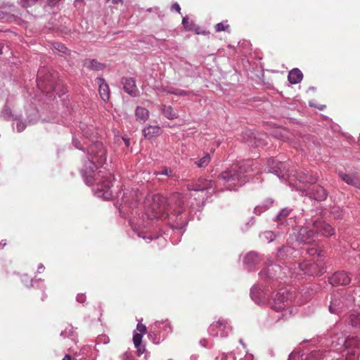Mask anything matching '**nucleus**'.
Returning <instances> with one entry per match:
<instances>
[{
  "label": "nucleus",
  "mask_w": 360,
  "mask_h": 360,
  "mask_svg": "<svg viewBox=\"0 0 360 360\" xmlns=\"http://www.w3.org/2000/svg\"><path fill=\"white\" fill-rule=\"evenodd\" d=\"M269 171L278 176L286 174L288 169L285 167V163L278 161V159H269L268 162Z\"/></svg>",
  "instance_id": "aec40b11"
},
{
  "label": "nucleus",
  "mask_w": 360,
  "mask_h": 360,
  "mask_svg": "<svg viewBox=\"0 0 360 360\" xmlns=\"http://www.w3.org/2000/svg\"><path fill=\"white\" fill-rule=\"evenodd\" d=\"M332 214L334 215V217L338 219H341L343 217L342 212L339 208H335L332 211Z\"/></svg>",
  "instance_id": "37998d69"
},
{
  "label": "nucleus",
  "mask_w": 360,
  "mask_h": 360,
  "mask_svg": "<svg viewBox=\"0 0 360 360\" xmlns=\"http://www.w3.org/2000/svg\"><path fill=\"white\" fill-rule=\"evenodd\" d=\"M25 129V125L23 123L19 122L17 124V129L18 131H22Z\"/></svg>",
  "instance_id": "5fc2aeb1"
},
{
  "label": "nucleus",
  "mask_w": 360,
  "mask_h": 360,
  "mask_svg": "<svg viewBox=\"0 0 360 360\" xmlns=\"http://www.w3.org/2000/svg\"><path fill=\"white\" fill-rule=\"evenodd\" d=\"M299 267L304 274L311 276H321L326 271V268L321 262H304L299 264Z\"/></svg>",
  "instance_id": "6e6552de"
},
{
  "label": "nucleus",
  "mask_w": 360,
  "mask_h": 360,
  "mask_svg": "<svg viewBox=\"0 0 360 360\" xmlns=\"http://www.w3.org/2000/svg\"><path fill=\"white\" fill-rule=\"evenodd\" d=\"M215 31L219 32L221 31H228L229 29V25L227 21L217 23L214 27Z\"/></svg>",
  "instance_id": "e433bc0d"
},
{
  "label": "nucleus",
  "mask_w": 360,
  "mask_h": 360,
  "mask_svg": "<svg viewBox=\"0 0 360 360\" xmlns=\"http://www.w3.org/2000/svg\"><path fill=\"white\" fill-rule=\"evenodd\" d=\"M106 1H111L112 4H122V0H106Z\"/></svg>",
  "instance_id": "6e6d98bb"
},
{
  "label": "nucleus",
  "mask_w": 360,
  "mask_h": 360,
  "mask_svg": "<svg viewBox=\"0 0 360 360\" xmlns=\"http://www.w3.org/2000/svg\"><path fill=\"white\" fill-rule=\"evenodd\" d=\"M167 200L169 209L171 212H177L178 213H181L183 211H186L184 205L185 201L181 193L174 192L167 198Z\"/></svg>",
  "instance_id": "9b49d317"
},
{
  "label": "nucleus",
  "mask_w": 360,
  "mask_h": 360,
  "mask_svg": "<svg viewBox=\"0 0 360 360\" xmlns=\"http://www.w3.org/2000/svg\"><path fill=\"white\" fill-rule=\"evenodd\" d=\"M307 253L310 255H314L315 254H318V257L321 256V252H317V250L314 248H311L307 250Z\"/></svg>",
  "instance_id": "3c124183"
},
{
  "label": "nucleus",
  "mask_w": 360,
  "mask_h": 360,
  "mask_svg": "<svg viewBox=\"0 0 360 360\" xmlns=\"http://www.w3.org/2000/svg\"><path fill=\"white\" fill-rule=\"evenodd\" d=\"M98 84L99 85V94L105 102L108 101L110 98V89L108 84L103 79H98Z\"/></svg>",
  "instance_id": "a878e982"
},
{
  "label": "nucleus",
  "mask_w": 360,
  "mask_h": 360,
  "mask_svg": "<svg viewBox=\"0 0 360 360\" xmlns=\"http://www.w3.org/2000/svg\"><path fill=\"white\" fill-rule=\"evenodd\" d=\"M212 187L211 181L200 179L196 182L188 183L186 188L188 191H203Z\"/></svg>",
  "instance_id": "412c9836"
},
{
  "label": "nucleus",
  "mask_w": 360,
  "mask_h": 360,
  "mask_svg": "<svg viewBox=\"0 0 360 360\" xmlns=\"http://www.w3.org/2000/svg\"><path fill=\"white\" fill-rule=\"evenodd\" d=\"M226 323L224 322V321H217V323H212L210 325V328H209V332L214 335H218V332H216V333H214V331L215 330V329L217 328H219V330H224L225 328H226Z\"/></svg>",
  "instance_id": "72a5a7b5"
},
{
  "label": "nucleus",
  "mask_w": 360,
  "mask_h": 360,
  "mask_svg": "<svg viewBox=\"0 0 360 360\" xmlns=\"http://www.w3.org/2000/svg\"><path fill=\"white\" fill-rule=\"evenodd\" d=\"M311 226L316 230L317 236L321 234V236L328 237L331 236L334 233V229L328 223L320 219H311Z\"/></svg>",
  "instance_id": "ddd939ff"
},
{
  "label": "nucleus",
  "mask_w": 360,
  "mask_h": 360,
  "mask_svg": "<svg viewBox=\"0 0 360 360\" xmlns=\"http://www.w3.org/2000/svg\"><path fill=\"white\" fill-rule=\"evenodd\" d=\"M162 129L159 126L149 125L143 129V134L146 139H151L161 134Z\"/></svg>",
  "instance_id": "b1692460"
},
{
  "label": "nucleus",
  "mask_w": 360,
  "mask_h": 360,
  "mask_svg": "<svg viewBox=\"0 0 360 360\" xmlns=\"http://www.w3.org/2000/svg\"><path fill=\"white\" fill-rule=\"evenodd\" d=\"M306 224V227L302 228L300 231L298 240L304 244H311L316 240L318 236L317 233L312 226L311 227V219L307 221Z\"/></svg>",
  "instance_id": "9d476101"
},
{
  "label": "nucleus",
  "mask_w": 360,
  "mask_h": 360,
  "mask_svg": "<svg viewBox=\"0 0 360 360\" xmlns=\"http://www.w3.org/2000/svg\"><path fill=\"white\" fill-rule=\"evenodd\" d=\"M354 347L360 349V340L353 338V342L351 344Z\"/></svg>",
  "instance_id": "8fccbe9b"
},
{
  "label": "nucleus",
  "mask_w": 360,
  "mask_h": 360,
  "mask_svg": "<svg viewBox=\"0 0 360 360\" xmlns=\"http://www.w3.org/2000/svg\"><path fill=\"white\" fill-rule=\"evenodd\" d=\"M274 199H272V198H266V199L264 201V202H262V204H264V205H266V206H267V208H269H269L272 206V205L274 204Z\"/></svg>",
  "instance_id": "49530a36"
},
{
  "label": "nucleus",
  "mask_w": 360,
  "mask_h": 360,
  "mask_svg": "<svg viewBox=\"0 0 360 360\" xmlns=\"http://www.w3.org/2000/svg\"><path fill=\"white\" fill-rule=\"evenodd\" d=\"M167 94H170L177 95V96H186V95H188V93L186 91H184V90H172V89H169L168 91H167Z\"/></svg>",
  "instance_id": "79ce46f5"
},
{
  "label": "nucleus",
  "mask_w": 360,
  "mask_h": 360,
  "mask_svg": "<svg viewBox=\"0 0 360 360\" xmlns=\"http://www.w3.org/2000/svg\"><path fill=\"white\" fill-rule=\"evenodd\" d=\"M74 335L73 327H70V328H66L65 330H63L60 333V335L63 338H70Z\"/></svg>",
  "instance_id": "ea45409f"
},
{
  "label": "nucleus",
  "mask_w": 360,
  "mask_h": 360,
  "mask_svg": "<svg viewBox=\"0 0 360 360\" xmlns=\"http://www.w3.org/2000/svg\"><path fill=\"white\" fill-rule=\"evenodd\" d=\"M147 238L149 240V241L153 240V238L151 236H148Z\"/></svg>",
  "instance_id": "69168bd1"
},
{
  "label": "nucleus",
  "mask_w": 360,
  "mask_h": 360,
  "mask_svg": "<svg viewBox=\"0 0 360 360\" xmlns=\"http://www.w3.org/2000/svg\"><path fill=\"white\" fill-rule=\"evenodd\" d=\"M155 174L156 175V176H158L159 175H165L172 178H173L175 176L173 171L169 167H164L160 171L155 172Z\"/></svg>",
  "instance_id": "c9c22d12"
},
{
  "label": "nucleus",
  "mask_w": 360,
  "mask_h": 360,
  "mask_svg": "<svg viewBox=\"0 0 360 360\" xmlns=\"http://www.w3.org/2000/svg\"><path fill=\"white\" fill-rule=\"evenodd\" d=\"M354 297L351 293L338 292L331 296L328 310L330 313L341 315L353 307Z\"/></svg>",
  "instance_id": "7ed1b4c3"
},
{
  "label": "nucleus",
  "mask_w": 360,
  "mask_h": 360,
  "mask_svg": "<svg viewBox=\"0 0 360 360\" xmlns=\"http://www.w3.org/2000/svg\"><path fill=\"white\" fill-rule=\"evenodd\" d=\"M124 140L125 144L128 146L129 143V139H124Z\"/></svg>",
  "instance_id": "e2e57ef3"
},
{
  "label": "nucleus",
  "mask_w": 360,
  "mask_h": 360,
  "mask_svg": "<svg viewBox=\"0 0 360 360\" xmlns=\"http://www.w3.org/2000/svg\"><path fill=\"white\" fill-rule=\"evenodd\" d=\"M250 297L255 303L262 304L266 300V292L259 285H255L250 290Z\"/></svg>",
  "instance_id": "6ab92c4d"
},
{
  "label": "nucleus",
  "mask_w": 360,
  "mask_h": 360,
  "mask_svg": "<svg viewBox=\"0 0 360 360\" xmlns=\"http://www.w3.org/2000/svg\"><path fill=\"white\" fill-rule=\"evenodd\" d=\"M56 75L51 73L48 69L43 68L40 69L37 74V85L42 91L49 93L55 91Z\"/></svg>",
  "instance_id": "39448f33"
},
{
  "label": "nucleus",
  "mask_w": 360,
  "mask_h": 360,
  "mask_svg": "<svg viewBox=\"0 0 360 360\" xmlns=\"http://www.w3.org/2000/svg\"><path fill=\"white\" fill-rule=\"evenodd\" d=\"M83 65L91 70H101L104 68V65L94 59H85Z\"/></svg>",
  "instance_id": "c85d7f7f"
},
{
  "label": "nucleus",
  "mask_w": 360,
  "mask_h": 360,
  "mask_svg": "<svg viewBox=\"0 0 360 360\" xmlns=\"http://www.w3.org/2000/svg\"><path fill=\"white\" fill-rule=\"evenodd\" d=\"M76 300L79 303H84L86 301V295L84 294H78L77 295Z\"/></svg>",
  "instance_id": "de8ad7c7"
},
{
  "label": "nucleus",
  "mask_w": 360,
  "mask_h": 360,
  "mask_svg": "<svg viewBox=\"0 0 360 360\" xmlns=\"http://www.w3.org/2000/svg\"><path fill=\"white\" fill-rule=\"evenodd\" d=\"M295 252V249L290 246L283 245L278 249L276 257L279 259H286L291 258Z\"/></svg>",
  "instance_id": "5701e85b"
},
{
  "label": "nucleus",
  "mask_w": 360,
  "mask_h": 360,
  "mask_svg": "<svg viewBox=\"0 0 360 360\" xmlns=\"http://www.w3.org/2000/svg\"><path fill=\"white\" fill-rule=\"evenodd\" d=\"M259 237L264 242L271 243L276 239V235L271 231H266L261 233Z\"/></svg>",
  "instance_id": "f704fd0d"
},
{
  "label": "nucleus",
  "mask_w": 360,
  "mask_h": 360,
  "mask_svg": "<svg viewBox=\"0 0 360 360\" xmlns=\"http://www.w3.org/2000/svg\"><path fill=\"white\" fill-rule=\"evenodd\" d=\"M292 209L285 207L282 209L275 217V221L278 223V226L283 225L285 219L290 214Z\"/></svg>",
  "instance_id": "2f4dec72"
},
{
  "label": "nucleus",
  "mask_w": 360,
  "mask_h": 360,
  "mask_svg": "<svg viewBox=\"0 0 360 360\" xmlns=\"http://www.w3.org/2000/svg\"><path fill=\"white\" fill-rule=\"evenodd\" d=\"M204 204H205V201H202V202H201V205H200V206H199V207H200H200H202L204 206Z\"/></svg>",
  "instance_id": "0e129e2a"
},
{
  "label": "nucleus",
  "mask_w": 360,
  "mask_h": 360,
  "mask_svg": "<svg viewBox=\"0 0 360 360\" xmlns=\"http://www.w3.org/2000/svg\"><path fill=\"white\" fill-rule=\"evenodd\" d=\"M44 266L42 264H40L39 266H38V269H37V271L39 273H41L42 271H44Z\"/></svg>",
  "instance_id": "4d7b16f0"
},
{
  "label": "nucleus",
  "mask_w": 360,
  "mask_h": 360,
  "mask_svg": "<svg viewBox=\"0 0 360 360\" xmlns=\"http://www.w3.org/2000/svg\"><path fill=\"white\" fill-rule=\"evenodd\" d=\"M209 163H210V159H200L199 160L195 162V164L198 167H205L209 165Z\"/></svg>",
  "instance_id": "a19ab883"
},
{
  "label": "nucleus",
  "mask_w": 360,
  "mask_h": 360,
  "mask_svg": "<svg viewBox=\"0 0 360 360\" xmlns=\"http://www.w3.org/2000/svg\"><path fill=\"white\" fill-rule=\"evenodd\" d=\"M168 217L170 226L173 229L180 230L182 232L185 231L188 221V214L186 211H183L181 213L172 212Z\"/></svg>",
  "instance_id": "1a4fd4ad"
},
{
  "label": "nucleus",
  "mask_w": 360,
  "mask_h": 360,
  "mask_svg": "<svg viewBox=\"0 0 360 360\" xmlns=\"http://www.w3.org/2000/svg\"><path fill=\"white\" fill-rule=\"evenodd\" d=\"M160 110L162 115L168 120H174L178 117V115L174 112L173 108L171 105H162Z\"/></svg>",
  "instance_id": "c756f323"
},
{
  "label": "nucleus",
  "mask_w": 360,
  "mask_h": 360,
  "mask_svg": "<svg viewBox=\"0 0 360 360\" xmlns=\"http://www.w3.org/2000/svg\"><path fill=\"white\" fill-rule=\"evenodd\" d=\"M122 84L124 85V91L130 94L132 96H136L139 93V90L136 86V82L134 79L129 78H123Z\"/></svg>",
  "instance_id": "4be33fe9"
},
{
  "label": "nucleus",
  "mask_w": 360,
  "mask_h": 360,
  "mask_svg": "<svg viewBox=\"0 0 360 360\" xmlns=\"http://www.w3.org/2000/svg\"><path fill=\"white\" fill-rule=\"evenodd\" d=\"M136 202H134L131 203V205H129V207L134 208V207H136Z\"/></svg>",
  "instance_id": "680f3d73"
},
{
  "label": "nucleus",
  "mask_w": 360,
  "mask_h": 360,
  "mask_svg": "<svg viewBox=\"0 0 360 360\" xmlns=\"http://www.w3.org/2000/svg\"><path fill=\"white\" fill-rule=\"evenodd\" d=\"M1 49H2V46H1V44H0V53H1Z\"/></svg>",
  "instance_id": "774afa93"
},
{
  "label": "nucleus",
  "mask_w": 360,
  "mask_h": 360,
  "mask_svg": "<svg viewBox=\"0 0 360 360\" xmlns=\"http://www.w3.org/2000/svg\"><path fill=\"white\" fill-rule=\"evenodd\" d=\"M0 245H3V246H5L6 245V243H2L1 242L0 243Z\"/></svg>",
  "instance_id": "338daca9"
},
{
  "label": "nucleus",
  "mask_w": 360,
  "mask_h": 360,
  "mask_svg": "<svg viewBox=\"0 0 360 360\" xmlns=\"http://www.w3.org/2000/svg\"><path fill=\"white\" fill-rule=\"evenodd\" d=\"M135 116L137 121L145 122L149 117V111L145 108L138 106L136 109Z\"/></svg>",
  "instance_id": "7c9ffc66"
},
{
  "label": "nucleus",
  "mask_w": 360,
  "mask_h": 360,
  "mask_svg": "<svg viewBox=\"0 0 360 360\" xmlns=\"http://www.w3.org/2000/svg\"><path fill=\"white\" fill-rule=\"evenodd\" d=\"M200 345L203 347H206L207 346V341L206 340L203 339V340H201L200 342Z\"/></svg>",
  "instance_id": "13d9d810"
},
{
  "label": "nucleus",
  "mask_w": 360,
  "mask_h": 360,
  "mask_svg": "<svg viewBox=\"0 0 360 360\" xmlns=\"http://www.w3.org/2000/svg\"><path fill=\"white\" fill-rule=\"evenodd\" d=\"M347 323L354 328L360 329V313L351 314L347 319Z\"/></svg>",
  "instance_id": "473e14b6"
},
{
  "label": "nucleus",
  "mask_w": 360,
  "mask_h": 360,
  "mask_svg": "<svg viewBox=\"0 0 360 360\" xmlns=\"http://www.w3.org/2000/svg\"><path fill=\"white\" fill-rule=\"evenodd\" d=\"M267 210H269L267 206L264 205V204L262 203L261 205H259L255 207L254 212L257 215H260L262 212L266 211Z\"/></svg>",
  "instance_id": "4c0bfd02"
},
{
  "label": "nucleus",
  "mask_w": 360,
  "mask_h": 360,
  "mask_svg": "<svg viewBox=\"0 0 360 360\" xmlns=\"http://www.w3.org/2000/svg\"><path fill=\"white\" fill-rule=\"evenodd\" d=\"M255 223V217H251L250 221L245 224L244 226L241 228L242 231H246L249 229L250 226H252Z\"/></svg>",
  "instance_id": "c03bdc74"
},
{
  "label": "nucleus",
  "mask_w": 360,
  "mask_h": 360,
  "mask_svg": "<svg viewBox=\"0 0 360 360\" xmlns=\"http://www.w3.org/2000/svg\"><path fill=\"white\" fill-rule=\"evenodd\" d=\"M339 177L348 185L360 189V174L357 172L346 173L342 170L338 171Z\"/></svg>",
  "instance_id": "dca6fc26"
},
{
  "label": "nucleus",
  "mask_w": 360,
  "mask_h": 360,
  "mask_svg": "<svg viewBox=\"0 0 360 360\" xmlns=\"http://www.w3.org/2000/svg\"><path fill=\"white\" fill-rule=\"evenodd\" d=\"M288 79L290 84H298L302 80L303 74L298 68H294L289 72Z\"/></svg>",
  "instance_id": "bb28decb"
},
{
  "label": "nucleus",
  "mask_w": 360,
  "mask_h": 360,
  "mask_svg": "<svg viewBox=\"0 0 360 360\" xmlns=\"http://www.w3.org/2000/svg\"><path fill=\"white\" fill-rule=\"evenodd\" d=\"M351 282V276L344 271H337L329 278V283L335 285H347Z\"/></svg>",
  "instance_id": "f3484780"
},
{
  "label": "nucleus",
  "mask_w": 360,
  "mask_h": 360,
  "mask_svg": "<svg viewBox=\"0 0 360 360\" xmlns=\"http://www.w3.org/2000/svg\"><path fill=\"white\" fill-rule=\"evenodd\" d=\"M169 211L167 198L156 194L152 198L146 214L150 219H164L169 217Z\"/></svg>",
  "instance_id": "f03ea898"
},
{
  "label": "nucleus",
  "mask_w": 360,
  "mask_h": 360,
  "mask_svg": "<svg viewBox=\"0 0 360 360\" xmlns=\"http://www.w3.org/2000/svg\"><path fill=\"white\" fill-rule=\"evenodd\" d=\"M281 272V266L276 264H271L263 268L259 274L261 279L269 282L271 288L276 287L278 278H281L280 274Z\"/></svg>",
  "instance_id": "0eeeda50"
},
{
  "label": "nucleus",
  "mask_w": 360,
  "mask_h": 360,
  "mask_svg": "<svg viewBox=\"0 0 360 360\" xmlns=\"http://www.w3.org/2000/svg\"><path fill=\"white\" fill-rule=\"evenodd\" d=\"M262 261L261 255L255 251L248 252L243 258V264L247 269L252 271Z\"/></svg>",
  "instance_id": "a211bd4d"
},
{
  "label": "nucleus",
  "mask_w": 360,
  "mask_h": 360,
  "mask_svg": "<svg viewBox=\"0 0 360 360\" xmlns=\"http://www.w3.org/2000/svg\"><path fill=\"white\" fill-rule=\"evenodd\" d=\"M54 48L58 50L59 52L63 53H68L70 51L69 49L63 44L60 43H56L54 44Z\"/></svg>",
  "instance_id": "58836bf2"
},
{
  "label": "nucleus",
  "mask_w": 360,
  "mask_h": 360,
  "mask_svg": "<svg viewBox=\"0 0 360 360\" xmlns=\"http://www.w3.org/2000/svg\"><path fill=\"white\" fill-rule=\"evenodd\" d=\"M289 292L286 290L278 292L275 298L270 302L271 309L276 311H280L290 304L289 302Z\"/></svg>",
  "instance_id": "f8f14e48"
},
{
  "label": "nucleus",
  "mask_w": 360,
  "mask_h": 360,
  "mask_svg": "<svg viewBox=\"0 0 360 360\" xmlns=\"http://www.w3.org/2000/svg\"><path fill=\"white\" fill-rule=\"evenodd\" d=\"M63 360H71V356L68 354H66L63 359Z\"/></svg>",
  "instance_id": "052dcab7"
},
{
  "label": "nucleus",
  "mask_w": 360,
  "mask_h": 360,
  "mask_svg": "<svg viewBox=\"0 0 360 360\" xmlns=\"http://www.w3.org/2000/svg\"><path fill=\"white\" fill-rule=\"evenodd\" d=\"M148 336H149V338H150V339H152V340H153V341L154 342H155V343H158V342H155V339H156V336H157V335H156L154 332H151V331H150V332L148 333Z\"/></svg>",
  "instance_id": "864d4df0"
},
{
  "label": "nucleus",
  "mask_w": 360,
  "mask_h": 360,
  "mask_svg": "<svg viewBox=\"0 0 360 360\" xmlns=\"http://www.w3.org/2000/svg\"><path fill=\"white\" fill-rule=\"evenodd\" d=\"M288 360H317L316 353L311 352L309 354H302L300 356L299 352H292L289 355Z\"/></svg>",
  "instance_id": "cd10ccee"
},
{
  "label": "nucleus",
  "mask_w": 360,
  "mask_h": 360,
  "mask_svg": "<svg viewBox=\"0 0 360 360\" xmlns=\"http://www.w3.org/2000/svg\"><path fill=\"white\" fill-rule=\"evenodd\" d=\"M89 150L94 158H103L105 156V151L103 148V143L101 142L94 143L89 147Z\"/></svg>",
  "instance_id": "393cba45"
},
{
  "label": "nucleus",
  "mask_w": 360,
  "mask_h": 360,
  "mask_svg": "<svg viewBox=\"0 0 360 360\" xmlns=\"http://www.w3.org/2000/svg\"><path fill=\"white\" fill-rule=\"evenodd\" d=\"M122 360H135L131 352H126L122 354Z\"/></svg>",
  "instance_id": "a18cd8bd"
},
{
  "label": "nucleus",
  "mask_w": 360,
  "mask_h": 360,
  "mask_svg": "<svg viewBox=\"0 0 360 360\" xmlns=\"http://www.w3.org/2000/svg\"><path fill=\"white\" fill-rule=\"evenodd\" d=\"M172 10H174L177 11L178 13H180L181 11V7L179 4L175 3L172 6Z\"/></svg>",
  "instance_id": "603ef678"
},
{
  "label": "nucleus",
  "mask_w": 360,
  "mask_h": 360,
  "mask_svg": "<svg viewBox=\"0 0 360 360\" xmlns=\"http://www.w3.org/2000/svg\"><path fill=\"white\" fill-rule=\"evenodd\" d=\"M251 170L250 165L243 159L233 164L230 169L224 172L221 174V178L226 182L236 180L239 181L245 174L248 173Z\"/></svg>",
  "instance_id": "20e7f679"
},
{
  "label": "nucleus",
  "mask_w": 360,
  "mask_h": 360,
  "mask_svg": "<svg viewBox=\"0 0 360 360\" xmlns=\"http://www.w3.org/2000/svg\"><path fill=\"white\" fill-rule=\"evenodd\" d=\"M297 190L302 196H307L316 201H323L328 197L327 191L319 184H314L307 188L299 187Z\"/></svg>",
  "instance_id": "423d86ee"
},
{
  "label": "nucleus",
  "mask_w": 360,
  "mask_h": 360,
  "mask_svg": "<svg viewBox=\"0 0 360 360\" xmlns=\"http://www.w3.org/2000/svg\"><path fill=\"white\" fill-rule=\"evenodd\" d=\"M295 176L300 183L309 184L311 185L316 184L319 179V176L316 173L307 169L296 171Z\"/></svg>",
  "instance_id": "2eb2a0df"
},
{
  "label": "nucleus",
  "mask_w": 360,
  "mask_h": 360,
  "mask_svg": "<svg viewBox=\"0 0 360 360\" xmlns=\"http://www.w3.org/2000/svg\"><path fill=\"white\" fill-rule=\"evenodd\" d=\"M182 24L184 25V26L185 27V28H186L187 30H191V28L189 25V20L188 18H184L183 20H182Z\"/></svg>",
  "instance_id": "09e8293b"
},
{
  "label": "nucleus",
  "mask_w": 360,
  "mask_h": 360,
  "mask_svg": "<svg viewBox=\"0 0 360 360\" xmlns=\"http://www.w3.org/2000/svg\"><path fill=\"white\" fill-rule=\"evenodd\" d=\"M355 281H356V282L360 284V273L355 278Z\"/></svg>",
  "instance_id": "bf43d9fd"
},
{
  "label": "nucleus",
  "mask_w": 360,
  "mask_h": 360,
  "mask_svg": "<svg viewBox=\"0 0 360 360\" xmlns=\"http://www.w3.org/2000/svg\"><path fill=\"white\" fill-rule=\"evenodd\" d=\"M136 330L139 331V333H134L133 342L137 349V354L140 356L145 351V347L142 345V337L143 335L146 333L147 329L145 325L139 323L136 326Z\"/></svg>",
  "instance_id": "4468645a"
},
{
  "label": "nucleus",
  "mask_w": 360,
  "mask_h": 360,
  "mask_svg": "<svg viewBox=\"0 0 360 360\" xmlns=\"http://www.w3.org/2000/svg\"><path fill=\"white\" fill-rule=\"evenodd\" d=\"M105 160L106 159H86L81 172L87 185H96V188L94 189L95 194L108 200L112 198V194L110 190L111 173L103 167Z\"/></svg>",
  "instance_id": "f257e3e1"
}]
</instances>
